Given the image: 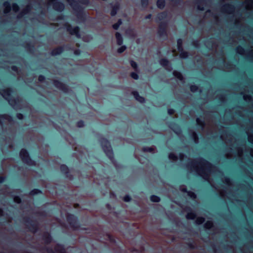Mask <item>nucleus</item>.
Returning a JSON list of instances; mask_svg holds the SVG:
<instances>
[{
  "instance_id": "obj_1",
  "label": "nucleus",
  "mask_w": 253,
  "mask_h": 253,
  "mask_svg": "<svg viewBox=\"0 0 253 253\" xmlns=\"http://www.w3.org/2000/svg\"><path fill=\"white\" fill-rule=\"evenodd\" d=\"M186 168L188 169L196 170L197 173L206 180L209 178L213 169L216 168L214 165L202 157L187 164Z\"/></svg>"
},
{
  "instance_id": "obj_2",
  "label": "nucleus",
  "mask_w": 253,
  "mask_h": 253,
  "mask_svg": "<svg viewBox=\"0 0 253 253\" xmlns=\"http://www.w3.org/2000/svg\"><path fill=\"white\" fill-rule=\"evenodd\" d=\"M13 92V90L11 87L0 89V93L8 102L9 105L13 108H18L19 107L20 99L19 97L13 98L11 95V93Z\"/></svg>"
},
{
  "instance_id": "obj_3",
  "label": "nucleus",
  "mask_w": 253,
  "mask_h": 253,
  "mask_svg": "<svg viewBox=\"0 0 253 253\" xmlns=\"http://www.w3.org/2000/svg\"><path fill=\"white\" fill-rule=\"evenodd\" d=\"M99 142L106 156L112 162L115 161L114 154L109 141L105 137L99 139Z\"/></svg>"
},
{
  "instance_id": "obj_4",
  "label": "nucleus",
  "mask_w": 253,
  "mask_h": 253,
  "mask_svg": "<svg viewBox=\"0 0 253 253\" xmlns=\"http://www.w3.org/2000/svg\"><path fill=\"white\" fill-rule=\"evenodd\" d=\"M66 220L73 230H87L88 229L87 228L81 227V224L78 217L73 214L67 213L66 214Z\"/></svg>"
},
{
  "instance_id": "obj_5",
  "label": "nucleus",
  "mask_w": 253,
  "mask_h": 253,
  "mask_svg": "<svg viewBox=\"0 0 253 253\" xmlns=\"http://www.w3.org/2000/svg\"><path fill=\"white\" fill-rule=\"evenodd\" d=\"M67 1L69 2L73 10L76 12L77 18L81 21H85L86 15L83 7L75 0H67Z\"/></svg>"
},
{
  "instance_id": "obj_6",
  "label": "nucleus",
  "mask_w": 253,
  "mask_h": 253,
  "mask_svg": "<svg viewBox=\"0 0 253 253\" xmlns=\"http://www.w3.org/2000/svg\"><path fill=\"white\" fill-rule=\"evenodd\" d=\"M22 221L30 232L35 233L39 230V224L37 221L33 220L30 217H24Z\"/></svg>"
},
{
  "instance_id": "obj_7",
  "label": "nucleus",
  "mask_w": 253,
  "mask_h": 253,
  "mask_svg": "<svg viewBox=\"0 0 253 253\" xmlns=\"http://www.w3.org/2000/svg\"><path fill=\"white\" fill-rule=\"evenodd\" d=\"M19 157L22 162L28 166H35L36 162L32 159L28 151L25 149L22 148L19 151Z\"/></svg>"
},
{
  "instance_id": "obj_8",
  "label": "nucleus",
  "mask_w": 253,
  "mask_h": 253,
  "mask_svg": "<svg viewBox=\"0 0 253 253\" xmlns=\"http://www.w3.org/2000/svg\"><path fill=\"white\" fill-rule=\"evenodd\" d=\"M43 250H45L47 253H67L64 245L60 243L56 244L54 250L50 247H44Z\"/></svg>"
},
{
  "instance_id": "obj_9",
  "label": "nucleus",
  "mask_w": 253,
  "mask_h": 253,
  "mask_svg": "<svg viewBox=\"0 0 253 253\" xmlns=\"http://www.w3.org/2000/svg\"><path fill=\"white\" fill-rule=\"evenodd\" d=\"M64 28L71 35H75L77 38H80V28L79 26L73 27L69 23L66 22L63 25Z\"/></svg>"
},
{
  "instance_id": "obj_10",
  "label": "nucleus",
  "mask_w": 253,
  "mask_h": 253,
  "mask_svg": "<svg viewBox=\"0 0 253 253\" xmlns=\"http://www.w3.org/2000/svg\"><path fill=\"white\" fill-rule=\"evenodd\" d=\"M168 23L166 21H161L159 23L157 30V35L160 38L167 37Z\"/></svg>"
},
{
  "instance_id": "obj_11",
  "label": "nucleus",
  "mask_w": 253,
  "mask_h": 253,
  "mask_svg": "<svg viewBox=\"0 0 253 253\" xmlns=\"http://www.w3.org/2000/svg\"><path fill=\"white\" fill-rule=\"evenodd\" d=\"M53 85L57 89L62 91L64 93H68L69 91V86L61 82L58 80L53 79L52 80Z\"/></svg>"
},
{
  "instance_id": "obj_12",
  "label": "nucleus",
  "mask_w": 253,
  "mask_h": 253,
  "mask_svg": "<svg viewBox=\"0 0 253 253\" xmlns=\"http://www.w3.org/2000/svg\"><path fill=\"white\" fill-rule=\"evenodd\" d=\"M3 6L5 8L4 10V13L5 14L8 13L10 11L11 8L13 11L15 12L18 11L19 10V6L16 3H13L11 6L10 3L8 1H6L3 2Z\"/></svg>"
},
{
  "instance_id": "obj_13",
  "label": "nucleus",
  "mask_w": 253,
  "mask_h": 253,
  "mask_svg": "<svg viewBox=\"0 0 253 253\" xmlns=\"http://www.w3.org/2000/svg\"><path fill=\"white\" fill-rule=\"evenodd\" d=\"M60 169L61 173L64 174L65 177L71 180L73 179L74 176L70 173L69 168L67 165L65 164H61L60 166Z\"/></svg>"
},
{
  "instance_id": "obj_14",
  "label": "nucleus",
  "mask_w": 253,
  "mask_h": 253,
  "mask_svg": "<svg viewBox=\"0 0 253 253\" xmlns=\"http://www.w3.org/2000/svg\"><path fill=\"white\" fill-rule=\"evenodd\" d=\"M52 3L53 9L58 12H62L65 9V4L63 2L57 0H49Z\"/></svg>"
},
{
  "instance_id": "obj_15",
  "label": "nucleus",
  "mask_w": 253,
  "mask_h": 253,
  "mask_svg": "<svg viewBox=\"0 0 253 253\" xmlns=\"http://www.w3.org/2000/svg\"><path fill=\"white\" fill-rule=\"evenodd\" d=\"M168 126L176 134L179 135L182 132L181 128L179 125L176 122L171 121L169 123Z\"/></svg>"
},
{
  "instance_id": "obj_16",
  "label": "nucleus",
  "mask_w": 253,
  "mask_h": 253,
  "mask_svg": "<svg viewBox=\"0 0 253 253\" xmlns=\"http://www.w3.org/2000/svg\"><path fill=\"white\" fill-rule=\"evenodd\" d=\"M184 210L187 212V214L186 215V217L187 219L194 220L196 218V213L192 210L190 207H186Z\"/></svg>"
},
{
  "instance_id": "obj_17",
  "label": "nucleus",
  "mask_w": 253,
  "mask_h": 253,
  "mask_svg": "<svg viewBox=\"0 0 253 253\" xmlns=\"http://www.w3.org/2000/svg\"><path fill=\"white\" fill-rule=\"evenodd\" d=\"M110 5L111 7L110 15L111 16H115L120 9V4L118 2H116L114 4L112 3H110Z\"/></svg>"
},
{
  "instance_id": "obj_18",
  "label": "nucleus",
  "mask_w": 253,
  "mask_h": 253,
  "mask_svg": "<svg viewBox=\"0 0 253 253\" xmlns=\"http://www.w3.org/2000/svg\"><path fill=\"white\" fill-rule=\"evenodd\" d=\"M52 237L48 232H44L42 236V240L44 241L46 245L50 244L52 241Z\"/></svg>"
},
{
  "instance_id": "obj_19",
  "label": "nucleus",
  "mask_w": 253,
  "mask_h": 253,
  "mask_svg": "<svg viewBox=\"0 0 253 253\" xmlns=\"http://www.w3.org/2000/svg\"><path fill=\"white\" fill-rule=\"evenodd\" d=\"M160 65L166 69L170 70L171 69V65L169 61L165 58H161L159 61Z\"/></svg>"
},
{
  "instance_id": "obj_20",
  "label": "nucleus",
  "mask_w": 253,
  "mask_h": 253,
  "mask_svg": "<svg viewBox=\"0 0 253 253\" xmlns=\"http://www.w3.org/2000/svg\"><path fill=\"white\" fill-rule=\"evenodd\" d=\"M222 10L223 11L228 12H232L234 11L235 9V6L234 5L230 3H226L223 5L221 8Z\"/></svg>"
},
{
  "instance_id": "obj_21",
  "label": "nucleus",
  "mask_w": 253,
  "mask_h": 253,
  "mask_svg": "<svg viewBox=\"0 0 253 253\" xmlns=\"http://www.w3.org/2000/svg\"><path fill=\"white\" fill-rule=\"evenodd\" d=\"M131 94L133 95L134 98L139 102L141 103L145 102V98L144 97L140 96L138 91H133L131 92Z\"/></svg>"
},
{
  "instance_id": "obj_22",
  "label": "nucleus",
  "mask_w": 253,
  "mask_h": 253,
  "mask_svg": "<svg viewBox=\"0 0 253 253\" xmlns=\"http://www.w3.org/2000/svg\"><path fill=\"white\" fill-rule=\"evenodd\" d=\"M168 17V12L166 11H164L159 13L156 18V22L158 23L159 21H161L165 19H166Z\"/></svg>"
},
{
  "instance_id": "obj_23",
  "label": "nucleus",
  "mask_w": 253,
  "mask_h": 253,
  "mask_svg": "<svg viewBox=\"0 0 253 253\" xmlns=\"http://www.w3.org/2000/svg\"><path fill=\"white\" fill-rule=\"evenodd\" d=\"M64 48L63 46H58L54 48L51 51L52 56H56L61 54L64 51Z\"/></svg>"
},
{
  "instance_id": "obj_24",
  "label": "nucleus",
  "mask_w": 253,
  "mask_h": 253,
  "mask_svg": "<svg viewBox=\"0 0 253 253\" xmlns=\"http://www.w3.org/2000/svg\"><path fill=\"white\" fill-rule=\"evenodd\" d=\"M32 9L31 5H27L26 7L18 14L17 17L18 18H22L25 15L29 13Z\"/></svg>"
},
{
  "instance_id": "obj_25",
  "label": "nucleus",
  "mask_w": 253,
  "mask_h": 253,
  "mask_svg": "<svg viewBox=\"0 0 253 253\" xmlns=\"http://www.w3.org/2000/svg\"><path fill=\"white\" fill-rule=\"evenodd\" d=\"M32 9L31 5H27L26 7L18 14L17 17L18 18H22L25 15L29 13Z\"/></svg>"
},
{
  "instance_id": "obj_26",
  "label": "nucleus",
  "mask_w": 253,
  "mask_h": 253,
  "mask_svg": "<svg viewBox=\"0 0 253 253\" xmlns=\"http://www.w3.org/2000/svg\"><path fill=\"white\" fill-rule=\"evenodd\" d=\"M1 119L6 120L9 122L13 121V118L11 116L7 114H0V124H2V121Z\"/></svg>"
},
{
  "instance_id": "obj_27",
  "label": "nucleus",
  "mask_w": 253,
  "mask_h": 253,
  "mask_svg": "<svg viewBox=\"0 0 253 253\" xmlns=\"http://www.w3.org/2000/svg\"><path fill=\"white\" fill-rule=\"evenodd\" d=\"M206 2V0H196L195 1V4L197 5V8L198 10L203 11L204 7L203 5Z\"/></svg>"
},
{
  "instance_id": "obj_28",
  "label": "nucleus",
  "mask_w": 253,
  "mask_h": 253,
  "mask_svg": "<svg viewBox=\"0 0 253 253\" xmlns=\"http://www.w3.org/2000/svg\"><path fill=\"white\" fill-rule=\"evenodd\" d=\"M23 46L28 51L30 52L33 51L35 49L34 45L30 42L25 43Z\"/></svg>"
},
{
  "instance_id": "obj_29",
  "label": "nucleus",
  "mask_w": 253,
  "mask_h": 253,
  "mask_svg": "<svg viewBox=\"0 0 253 253\" xmlns=\"http://www.w3.org/2000/svg\"><path fill=\"white\" fill-rule=\"evenodd\" d=\"M115 36L117 40V44L118 45H122L123 43V38L122 35L119 32H116Z\"/></svg>"
},
{
  "instance_id": "obj_30",
  "label": "nucleus",
  "mask_w": 253,
  "mask_h": 253,
  "mask_svg": "<svg viewBox=\"0 0 253 253\" xmlns=\"http://www.w3.org/2000/svg\"><path fill=\"white\" fill-rule=\"evenodd\" d=\"M172 74L174 77L180 81L184 80V77L182 74L179 71L174 70L172 72Z\"/></svg>"
},
{
  "instance_id": "obj_31",
  "label": "nucleus",
  "mask_w": 253,
  "mask_h": 253,
  "mask_svg": "<svg viewBox=\"0 0 253 253\" xmlns=\"http://www.w3.org/2000/svg\"><path fill=\"white\" fill-rule=\"evenodd\" d=\"M156 5L158 8L163 9L166 6L165 0H157Z\"/></svg>"
},
{
  "instance_id": "obj_32",
  "label": "nucleus",
  "mask_w": 253,
  "mask_h": 253,
  "mask_svg": "<svg viewBox=\"0 0 253 253\" xmlns=\"http://www.w3.org/2000/svg\"><path fill=\"white\" fill-rule=\"evenodd\" d=\"M177 48L178 51H182L183 49V41L180 38H179L177 40Z\"/></svg>"
},
{
  "instance_id": "obj_33",
  "label": "nucleus",
  "mask_w": 253,
  "mask_h": 253,
  "mask_svg": "<svg viewBox=\"0 0 253 253\" xmlns=\"http://www.w3.org/2000/svg\"><path fill=\"white\" fill-rule=\"evenodd\" d=\"M42 191L40 189L35 188L32 189L30 192L29 194L31 196H35L39 194H42Z\"/></svg>"
},
{
  "instance_id": "obj_34",
  "label": "nucleus",
  "mask_w": 253,
  "mask_h": 253,
  "mask_svg": "<svg viewBox=\"0 0 253 253\" xmlns=\"http://www.w3.org/2000/svg\"><path fill=\"white\" fill-rule=\"evenodd\" d=\"M180 52L179 56L182 59H187L189 56V53L187 51H184L183 49L182 51H179Z\"/></svg>"
},
{
  "instance_id": "obj_35",
  "label": "nucleus",
  "mask_w": 253,
  "mask_h": 253,
  "mask_svg": "<svg viewBox=\"0 0 253 253\" xmlns=\"http://www.w3.org/2000/svg\"><path fill=\"white\" fill-rule=\"evenodd\" d=\"M150 199L151 201L155 203H158L160 202L161 201L160 197L155 195H151L150 197Z\"/></svg>"
},
{
  "instance_id": "obj_36",
  "label": "nucleus",
  "mask_w": 253,
  "mask_h": 253,
  "mask_svg": "<svg viewBox=\"0 0 253 253\" xmlns=\"http://www.w3.org/2000/svg\"><path fill=\"white\" fill-rule=\"evenodd\" d=\"M122 20L121 19H119L117 22L114 24L113 25H112V28L114 29V30H118L119 27L122 24Z\"/></svg>"
},
{
  "instance_id": "obj_37",
  "label": "nucleus",
  "mask_w": 253,
  "mask_h": 253,
  "mask_svg": "<svg viewBox=\"0 0 253 253\" xmlns=\"http://www.w3.org/2000/svg\"><path fill=\"white\" fill-rule=\"evenodd\" d=\"M196 122H197V126L202 128H203L205 126V123L204 121L201 120L199 118H197Z\"/></svg>"
},
{
  "instance_id": "obj_38",
  "label": "nucleus",
  "mask_w": 253,
  "mask_h": 253,
  "mask_svg": "<svg viewBox=\"0 0 253 253\" xmlns=\"http://www.w3.org/2000/svg\"><path fill=\"white\" fill-rule=\"evenodd\" d=\"M190 137L194 141V142H197L199 140V137L197 133L194 131H191V133L190 134Z\"/></svg>"
},
{
  "instance_id": "obj_39",
  "label": "nucleus",
  "mask_w": 253,
  "mask_h": 253,
  "mask_svg": "<svg viewBox=\"0 0 253 253\" xmlns=\"http://www.w3.org/2000/svg\"><path fill=\"white\" fill-rule=\"evenodd\" d=\"M191 242L187 243L186 244L188 247L191 250H194L196 248V246L195 245L194 241L192 239H190Z\"/></svg>"
},
{
  "instance_id": "obj_40",
  "label": "nucleus",
  "mask_w": 253,
  "mask_h": 253,
  "mask_svg": "<svg viewBox=\"0 0 253 253\" xmlns=\"http://www.w3.org/2000/svg\"><path fill=\"white\" fill-rule=\"evenodd\" d=\"M130 64L132 68L137 72H139L138 65L136 62L133 60H130Z\"/></svg>"
},
{
  "instance_id": "obj_41",
  "label": "nucleus",
  "mask_w": 253,
  "mask_h": 253,
  "mask_svg": "<svg viewBox=\"0 0 253 253\" xmlns=\"http://www.w3.org/2000/svg\"><path fill=\"white\" fill-rule=\"evenodd\" d=\"M205 221V218L202 216L198 217L195 221L196 224L198 225L202 224Z\"/></svg>"
},
{
  "instance_id": "obj_42",
  "label": "nucleus",
  "mask_w": 253,
  "mask_h": 253,
  "mask_svg": "<svg viewBox=\"0 0 253 253\" xmlns=\"http://www.w3.org/2000/svg\"><path fill=\"white\" fill-rule=\"evenodd\" d=\"M212 226L213 222L211 221H207L204 225V228L206 229H210Z\"/></svg>"
},
{
  "instance_id": "obj_43",
  "label": "nucleus",
  "mask_w": 253,
  "mask_h": 253,
  "mask_svg": "<svg viewBox=\"0 0 253 253\" xmlns=\"http://www.w3.org/2000/svg\"><path fill=\"white\" fill-rule=\"evenodd\" d=\"M142 151L145 152H153L154 151V148L152 147L144 146L142 149Z\"/></svg>"
},
{
  "instance_id": "obj_44",
  "label": "nucleus",
  "mask_w": 253,
  "mask_h": 253,
  "mask_svg": "<svg viewBox=\"0 0 253 253\" xmlns=\"http://www.w3.org/2000/svg\"><path fill=\"white\" fill-rule=\"evenodd\" d=\"M168 157L171 160L176 161L178 160V157L173 153H169Z\"/></svg>"
},
{
  "instance_id": "obj_45",
  "label": "nucleus",
  "mask_w": 253,
  "mask_h": 253,
  "mask_svg": "<svg viewBox=\"0 0 253 253\" xmlns=\"http://www.w3.org/2000/svg\"><path fill=\"white\" fill-rule=\"evenodd\" d=\"M199 87L196 84H192L190 86V89L192 92H196L198 90Z\"/></svg>"
},
{
  "instance_id": "obj_46",
  "label": "nucleus",
  "mask_w": 253,
  "mask_h": 253,
  "mask_svg": "<svg viewBox=\"0 0 253 253\" xmlns=\"http://www.w3.org/2000/svg\"><path fill=\"white\" fill-rule=\"evenodd\" d=\"M141 4L142 7L147 8L149 5V0H140Z\"/></svg>"
},
{
  "instance_id": "obj_47",
  "label": "nucleus",
  "mask_w": 253,
  "mask_h": 253,
  "mask_svg": "<svg viewBox=\"0 0 253 253\" xmlns=\"http://www.w3.org/2000/svg\"><path fill=\"white\" fill-rule=\"evenodd\" d=\"M14 202L17 204H20L22 203V199L19 196H14L13 197Z\"/></svg>"
},
{
  "instance_id": "obj_48",
  "label": "nucleus",
  "mask_w": 253,
  "mask_h": 253,
  "mask_svg": "<svg viewBox=\"0 0 253 253\" xmlns=\"http://www.w3.org/2000/svg\"><path fill=\"white\" fill-rule=\"evenodd\" d=\"M126 49V45H122L120 47L118 48L117 49V52L119 53H123Z\"/></svg>"
},
{
  "instance_id": "obj_49",
  "label": "nucleus",
  "mask_w": 253,
  "mask_h": 253,
  "mask_svg": "<svg viewBox=\"0 0 253 253\" xmlns=\"http://www.w3.org/2000/svg\"><path fill=\"white\" fill-rule=\"evenodd\" d=\"M76 126L78 127H83L84 126V122L83 120L79 121L76 123Z\"/></svg>"
},
{
  "instance_id": "obj_50",
  "label": "nucleus",
  "mask_w": 253,
  "mask_h": 253,
  "mask_svg": "<svg viewBox=\"0 0 253 253\" xmlns=\"http://www.w3.org/2000/svg\"><path fill=\"white\" fill-rule=\"evenodd\" d=\"M130 77L134 79V80H138L139 78V76L137 73L135 72H131L130 74Z\"/></svg>"
},
{
  "instance_id": "obj_51",
  "label": "nucleus",
  "mask_w": 253,
  "mask_h": 253,
  "mask_svg": "<svg viewBox=\"0 0 253 253\" xmlns=\"http://www.w3.org/2000/svg\"><path fill=\"white\" fill-rule=\"evenodd\" d=\"M187 195L192 199H194L196 198V194L192 191H189V192H188Z\"/></svg>"
},
{
  "instance_id": "obj_52",
  "label": "nucleus",
  "mask_w": 253,
  "mask_h": 253,
  "mask_svg": "<svg viewBox=\"0 0 253 253\" xmlns=\"http://www.w3.org/2000/svg\"><path fill=\"white\" fill-rule=\"evenodd\" d=\"M107 237L111 243H116V240H115V238L112 235H111L110 234H108Z\"/></svg>"
},
{
  "instance_id": "obj_53",
  "label": "nucleus",
  "mask_w": 253,
  "mask_h": 253,
  "mask_svg": "<svg viewBox=\"0 0 253 253\" xmlns=\"http://www.w3.org/2000/svg\"><path fill=\"white\" fill-rule=\"evenodd\" d=\"M236 50H237V52L240 54H242L245 51V50L243 48V47H242V46H238L237 48H236Z\"/></svg>"
},
{
  "instance_id": "obj_54",
  "label": "nucleus",
  "mask_w": 253,
  "mask_h": 253,
  "mask_svg": "<svg viewBox=\"0 0 253 253\" xmlns=\"http://www.w3.org/2000/svg\"><path fill=\"white\" fill-rule=\"evenodd\" d=\"M131 200V198L129 195H126L123 197V200L126 202H129Z\"/></svg>"
},
{
  "instance_id": "obj_55",
  "label": "nucleus",
  "mask_w": 253,
  "mask_h": 253,
  "mask_svg": "<svg viewBox=\"0 0 253 253\" xmlns=\"http://www.w3.org/2000/svg\"><path fill=\"white\" fill-rule=\"evenodd\" d=\"M45 77L43 75H40L39 76L38 81L39 82L42 83L45 81Z\"/></svg>"
},
{
  "instance_id": "obj_56",
  "label": "nucleus",
  "mask_w": 253,
  "mask_h": 253,
  "mask_svg": "<svg viewBox=\"0 0 253 253\" xmlns=\"http://www.w3.org/2000/svg\"><path fill=\"white\" fill-rule=\"evenodd\" d=\"M16 117L19 120H22L24 119V115L21 113H17Z\"/></svg>"
},
{
  "instance_id": "obj_57",
  "label": "nucleus",
  "mask_w": 253,
  "mask_h": 253,
  "mask_svg": "<svg viewBox=\"0 0 253 253\" xmlns=\"http://www.w3.org/2000/svg\"><path fill=\"white\" fill-rule=\"evenodd\" d=\"M35 214H36L38 216H46V213H45V212H44V211L36 212L35 213Z\"/></svg>"
},
{
  "instance_id": "obj_58",
  "label": "nucleus",
  "mask_w": 253,
  "mask_h": 253,
  "mask_svg": "<svg viewBox=\"0 0 253 253\" xmlns=\"http://www.w3.org/2000/svg\"><path fill=\"white\" fill-rule=\"evenodd\" d=\"M74 54L76 56H79L81 54V50L80 49H75L74 51Z\"/></svg>"
},
{
  "instance_id": "obj_59",
  "label": "nucleus",
  "mask_w": 253,
  "mask_h": 253,
  "mask_svg": "<svg viewBox=\"0 0 253 253\" xmlns=\"http://www.w3.org/2000/svg\"><path fill=\"white\" fill-rule=\"evenodd\" d=\"M175 113V110L172 108H169L168 109V113L169 115H172Z\"/></svg>"
},
{
  "instance_id": "obj_60",
  "label": "nucleus",
  "mask_w": 253,
  "mask_h": 253,
  "mask_svg": "<svg viewBox=\"0 0 253 253\" xmlns=\"http://www.w3.org/2000/svg\"><path fill=\"white\" fill-rule=\"evenodd\" d=\"M64 19H65V15L63 14H60L56 18V20H64Z\"/></svg>"
},
{
  "instance_id": "obj_61",
  "label": "nucleus",
  "mask_w": 253,
  "mask_h": 253,
  "mask_svg": "<svg viewBox=\"0 0 253 253\" xmlns=\"http://www.w3.org/2000/svg\"><path fill=\"white\" fill-rule=\"evenodd\" d=\"M11 69L12 71L15 72H17L18 71V67L15 65L12 66L11 67Z\"/></svg>"
},
{
  "instance_id": "obj_62",
  "label": "nucleus",
  "mask_w": 253,
  "mask_h": 253,
  "mask_svg": "<svg viewBox=\"0 0 253 253\" xmlns=\"http://www.w3.org/2000/svg\"><path fill=\"white\" fill-rule=\"evenodd\" d=\"M6 179V177L4 176H0V184L4 182V181Z\"/></svg>"
},
{
  "instance_id": "obj_63",
  "label": "nucleus",
  "mask_w": 253,
  "mask_h": 253,
  "mask_svg": "<svg viewBox=\"0 0 253 253\" xmlns=\"http://www.w3.org/2000/svg\"><path fill=\"white\" fill-rule=\"evenodd\" d=\"M79 2L84 4H87L89 2L88 0H79Z\"/></svg>"
},
{
  "instance_id": "obj_64",
  "label": "nucleus",
  "mask_w": 253,
  "mask_h": 253,
  "mask_svg": "<svg viewBox=\"0 0 253 253\" xmlns=\"http://www.w3.org/2000/svg\"><path fill=\"white\" fill-rule=\"evenodd\" d=\"M185 157H186V156L184 154L181 153L179 154V158L180 160H182Z\"/></svg>"
}]
</instances>
